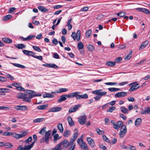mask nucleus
Masks as SVG:
<instances>
[{
  "instance_id": "nucleus-1",
  "label": "nucleus",
  "mask_w": 150,
  "mask_h": 150,
  "mask_svg": "<svg viewBox=\"0 0 150 150\" xmlns=\"http://www.w3.org/2000/svg\"><path fill=\"white\" fill-rule=\"evenodd\" d=\"M72 93V94L70 97H72V98L75 97L77 100L81 99V98L86 99L88 97V95L86 93L80 95L81 92H73Z\"/></svg>"
},
{
  "instance_id": "nucleus-2",
  "label": "nucleus",
  "mask_w": 150,
  "mask_h": 150,
  "mask_svg": "<svg viewBox=\"0 0 150 150\" xmlns=\"http://www.w3.org/2000/svg\"><path fill=\"white\" fill-rule=\"evenodd\" d=\"M51 133V130H49L48 131H45L44 137L41 139L40 143H42L45 142L46 144H48L49 141Z\"/></svg>"
},
{
  "instance_id": "nucleus-3",
  "label": "nucleus",
  "mask_w": 150,
  "mask_h": 150,
  "mask_svg": "<svg viewBox=\"0 0 150 150\" xmlns=\"http://www.w3.org/2000/svg\"><path fill=\"white\" fill-rule=\"evenodd\" d=\"M71 94H72V93L68 95H62L61 96H60V98L58 100L57 102L59 103L62 101L66 100V97L68 98H72V97H70Z\"/></svg>"
},
{
  "instance_id": "nucleus-4",
  "label": "nucleus",
  "mask_w": 150,
  "mask_h": 150,
  "mask_svg": "<svg viewBox=\"0 0 150 150\" xmlns=\"http://www.w3.org/2000/svg\"><path fill=\"white\" fill-rule=\"evenodd\" d=\"M76 139H74L71 138L70 141L69 146L70 147L69 148L68 150H74L76 146L75 144L74 143Z\"/></svg>"
},
{
  "instance_id": "nucleus-5",
  "label": "nucleus",
  "mask_w": 150,
  "mask_h": 150,
  "mask_svg": "<svg viewBox=\"0 0 150 150\" xmlns=\"http://www.w3.org/2000/svg\"><path fill=\"white\" fill-rule=\"evenodd\" d=\"M86 115L80 116L78 118V121L80 124L84 125L86 122Z\"/></svg>"
},
{
  "instance_id": "nucleus-6",
  "label": "nucleus",
  "mask_w": 150,
  "mask_h": 150,
  "mask_svg": "<svg viewBox=\"0 0 150 150\" xmlns=\"http://www.w3.org/2000/svg\"><path fill=\"white\" fill-rule=\"evenodd\" d=\"M102 90H98L93 91V93L95 94L98 96H102L106 94L107 92L104 91L103 92H101Z\"/></svg>"
},
{
  "instance_id": "nucleus-7",
  "label": "nucleus",
  "mask_w": 150,
  "mask_h": 150,
  "mask_svg": "<svg viewBox=\"0 0 150 150\" xmlns=\"http://www.w3.org/2000/svg\"><path fill=\"white\" fill-rule=\"evenodd\" d=\"M61 144V145H63L64 148H67V147H69L70 142H69L67 139H65L63 141L60 143Z\"/></svg>"
},
{
  "instance_id": "nucleus-8",
  "label": "nucleus",
  "mask_w": 150,
  "mask_h": 150,
  "mask_svg": "<svg viewBox=\"0 0 150 150\" xmlns=\"http://www.w3.org/2000/svg\"><path fill=\"white\" fill-rule=\"evenodd\" d=\"M80 105H75L73 108H71L69 111V113H72L76 111L80 107Z\"/></svg>"
},
{
  "instance_id": "nucleus-9",
  "label": "nucleus",
  "mask_w": 150,
  "mask_h": 150,
  "mask_svg": "<svg viewBox=\"0 0 150 150\" xmlns=\"http://www.w3.org/2000/svg\"><path fill=\"white\" fill-rule=\"evenodd\" d=\"M15 108L17 110H21L23 111L28 110V108L26 106H20L17 105L15 106Z\"/></svg>"
},
{
  "instance_id": "nucleus-10",
  "label": "nucleus",
  "mask_w": 150,
  "mask_h": 150,
  "mask_svg": "<svg viewBox=\"0 0 150 150\" xmlns=\"http://www.w3.org/2000/svg\"><path fill=\"white\" fill-rule=\"evenodd\" d=\"M62 109V108L59 107H54L51 108L49 110V112H57L60 111Z\"/></svg>"
},
{
  "instance_id": "nucleus-11",
  "label": "nucleus",
  "mask_w": 150,
  "mask_h": 150,
  "mask_svg": "<svg viewBox=\"0 0 150 150\" xmlns=\"http://www.w3.org/2000/svg\"><path fill=\"white\" fill-rule=\"evenodd\" d=\"M127 94L126 92H118L115 95V96L116 97L122 98L125 96Z\"/></svg>"
},
{
  "instance_id": "nucleus-12",
  "label": "nucleus",
  "mask_w": 150,
  "mask_h": 150,
  "mask_svg": "<svg viewBox=\"0 0 150 150\" xmlns=\"http://www.w3.org/2000/svg\"><path fill=\"white\" fill-rule=\"evenodd\" d=\"M87 141L89 145L91 147H94L95 145L93 139L91 137H88L87 138Z\"/></svg>"
},
{
  "instance_id": "nucleus-13",
  "label": "nucleus",
  "mask_w": 150,
  "mask_h": 150,
  "mask_svg": "<svg viewBox=\"0 0 150 150\" xmlns=\"http://www.w3.org/2000/svg\"><path fill=\"white\" fill-rule=\"evenodd\" d=\"M139 84L137 83L133 85L129 89V91H134L139 88Z\"/></svg>"
},
{
  "instance_id": "nucleus-14",
  "label": "nucleus",
  "mask_w": 150,
  "mask_h": 150,
  "mask_svg": "<svg viewBox=\"0 0 150 150\" xmlns=\"http://www.w3.org/2000/svg\"><path fill=\"white\" fill-rule=\"evenodd\" d=\"M23 52L25 54L28 56H32L33 54H35V53L31 51L24 50L23 51Z\"/></svg>"
},
{
  "instance_id": "nucleus-15",
  "label": "nucleus",
  "mask_w": 150,
  "mask_h": 150,
  "mask_svg": "<svg viewBox=\"0 0 150 150\" xmlns=\"http://www.w3.org/2000/svg\"><path fill=\"white\" fill-rule=\"evenodd\" d=\"M137 9L139 11L143 12L146 14L149 13H150V12L147 9L145 8H137Z\"/></svg>"
},
{
  "instance_id": "nucleus-16",
  "label": "nucleus",
  "mask_w": 150,
  "mask_h": 150,
  "mask_svg": "<svg viewBox=\"0 0 150 150\" xmlns=\"http://www.w3.org/2000/svg\"><path fill=\"white\" fill-rule=\"evenodd\" d=\"M81 149L84 150H88L87 145L85 142H83L81 144H79Z\"/></svg>"
},
{
  "instance_id": "nucleus-17",
  "label": "nucleus",
  "mask_w": 150,
  "mask_h": 150,
  "mask_svg": "<svg viewBox=\"0 0 150 150\" xmlns=\"http://www.w3.org/2000/svg\"><path fill=\"white\" fill-rule=\"evenodd\" d=\"M141 114H149L150 115V107H146L144 110H142L141 112Z\"/></svg>"
},
{
  "instance_id": "nucleus-18",
  "label": "nucleus",
  "mask_w": 150,
  "mask_h": 150,
  "mask_svg": "<svg viewBox=\"0 0 150 150\" xmlns=\"http://www.w3.org/2000/svg\"><path fill=\"white\" fill-rule=\"evenodd\" d=\"M67 120L70 126H72L74 125V123L71 117L70 116H69L67 117Z\"/></svg>"
},
{
  "instance_id": "nucleus-19",
  "label": "nucleus",
  "mask_w": 150,
  "mask_h": 150,
  "mask_svg": "<svg viewBox=\"0 0 150 150\" xmlns=\"http://www.w3.org/2000/svg\"><path fill=\"white\" fill-rule=\"evenodd\" d=\"M149 41L147 40H146L141 45L140 47L139 50H141L142 49L145 48L147 45Z\"/></svg>"
},
{
  "instance_id": "nucleus-20",
  "label": "nucleus",
  "mask_w": 150,
  "mask_h": 150,
  "mask_svg": "<svg viewBox=\"0 0 150 150\" xmlns=\"http://www.w3.org/2000/svg\"><path fill=\"white\" fill-rule=\"evenodd\" d=\"M63 148L60 143L56 145L52 150H62Z\"/></svg>"
},
{
  "instance_id": "nucleus-21",
  "label": "nucleus",
  "mask_w": 150,
  "mask_h": 150,
  "mask_svg": "<svg viewBox=\"0 0 150 150\" xmlns=\"http://www.w3.org/2000/svg\"><path fill=\"white\" fill-rule=\"evenodd\" d=\"M38 9L42 12H45L48 11V9L45 8L44 6H38Z\"/></svg>"
},
{
  "instance_id": "nucleus-22",
  "label": "nucleus",
  "mask_w": 150,
  "mask_h": 150,
  "mask_svg": "<svg viewBox=\"0 0 150 150\" xmlns=\"http://www.w3.org/2000/svg\"><path fill=\"white\" fill-rule=\"evenodd\" d=\"M142 122V120L141 118H137L135 121V125L137 126H138L141 124Z\"/></svg>"
},
{
  "instance_id": "nucleus-23",
  "label": "nucleus",
  "mask_w": 150,
  "mask_h": 150,
  "mask_svg": "<svg viewBox=\"0 0 150 150\" xmlns=\"http://www.w3.org/2000/svg\"><path fill=\"white\" fill-rule=\"evenodd\" d=\"M47 107L48 105L47 104L41 105L38 106L37 107V108L39 110H44L46 108H47Z\"/></svg>"
},
{
  "instance_id": "nucleus-24",
  "label": "nucleus",
  "mask_w": 150,
  "mask_h": 150,
  "mask_svg": "<svg viewBox=\"0 0 150 150\" xmlns=\"http://www.w3.org/2000/svg\"><path fill=\"white\" fill-rule=\"evenodd\" d=\"M45 120V119L44 118H38L35 119L33 120V122L34 123H39Z\"/></svg>"
},
{
  "instance_id": "nucleus-25",
  "label": "nucleus",
  "mask_w": 150,
  "mask_h": 150,
  "mask_svg": "<svg viewBox=\"0 0 150 150\" xmlns=\"http://www.w3.org/2000/svg\"><path fill=\"white\" fill-rule=\"evenodd\" d=\"M61 137H59V135L58 134H55L54 135V139L53 140L54 142L55 143H56L57 140L59 139Z\"/></svg>"
},
{
  "instance_id": "nucleus-26",
  "label": "nucleus",
  "mask_w": 150,
  "mask_h": 150,
  "mask_svg": "<svg viewBox=\"0 0 150 150\" xmlns=\"http://www.w3.org/2000/svg\"><path fill=\"white\" fill-rule=\"evenodd\" d=\"M15 46L18 49H22L24 48L25 47V46L22 44L15 45Z\"/></svg>"
},
{
  "instance_id": "nucleus-27",
  "label": "nucleus",
  "mask_w": 150,
  "mask_h": 150,
  "mask_svg": "<svg viewBox=\"0 0 150 150\" xmlns=\"http://www.w3.org/2000/svg\"><path fill=\"white\" fill-rule=\"evenodd\" d=\"M28 94H25V95L24 96V97L23 99V100L24 101L27 102L28 103H30L31 102V100L29 99L28 98Z\"/></svg>"
},
{
  "instance_id": "nucleus-28",
  "label": "nucleus",
  "mask_w": 150,
  "mask_h": 150,
  "mask_svg": "<svg viewBox=\"0 0 150 150\" xmlns=\"http://www.w3.org/2000/svg\"><path fill=\"white\" fill-rule=\"evenodd\" d=\"M77 37V41H79L80 39L81 32L79 30H78L76 34Z\"/></svg>"
},
{
  "instance_id": "nucleus-29",
  "label": "nucleus",
  "mask_w": 150,
  "mask_h": 150,
  "mask_svg": "<svg viewBox=\"0 0 150 150\" xmlns=\"http://www.w3.org/2000/svg\"><path fill=\"white\" fill-rule=\"evenodd\" d=\"M71 132L68 130H66L64 131L63 134V136L66 137H68L70 134Z\"/></svg>"
},
{
  "instance_id": "nucleus-30",
  "label": "nucleus",
  "mask_w": 150,
  "mask_h": 150,
  "mask_svg": "<svg viewBox=\"0 0 150 150\" xmlns=\"http://www.w3.org/2000/svg\"><path fill=\"white\" fill-rule=\"evenodd\" d=\"M44 98H53L54 97V95L53 94L50 93H47L45 94H44L42 96Z\"/></svg>"
},
{
  "instance_id": "nucleus-31",
  "label": "nucleus",
  "mask_w": 150,
  "mask_h": 150,
  "mask_svg": "<svg viewBox=\"0 0 150 150\" xmlns=\"http://www.w3.org/2000/svg\"><path fill=\"white\" fill-rule=\"evenodd\" d=\"M57 127L61 133H63L64 131V129L62 125V123L59 124L57 125Z\"/></svg>"
},
{
  "instance_id": "nucleus-32",
  "label": "nucleus",
  "mask_w": 150,
  "mask_h": 150,
  "mask_svg": "<svg viewBox=\"0 0 150 150\" xmlns=\"http://www.w3.org/2000/svg\"><path fill=\"white\" fill-rule=\"evenodd\" d=\"M106 64L109 66L112 67L115 66V62L108 61L106 63Z\"/></svg>"
},
{
  "instance_id": "nucleus-33",
  "label": "nucleus",
  "mask_w": 150,
  "mask_h": 150,
  "mask_svg": "<svg viewBox=\"0 0 150 150\" xmlns=\"http://www.w3.org/2000/svg\"><path fill=\"white\" fill-rule=\"evenodd\" d=\"M12 17L11 15H8L3 17V19L4 21H6L11 19Z\"/></svg>"
},
{
  "instance_id": "nucleus-34",
  "label": "nucleus",
  "mask_w": 150,
  "mask_h": 150,
  "mask_svg": "<svg viewBox=\"0 0 150 150\" xmlns=\"http://www.w3.org/2000/svg\"><path fill=\"white\" fill-rule=\"evenodd\" d=\"M25 94L19 93L17 94V98L18 99H23Z\"/></svg>"
},
{
  "instance_id": "nucleus-35",
  "label": "nucleus",
  "mask_w": 150,
  "mask_h": 150,
  "mask_svg": "<svg viewBox=\"0 0 150 150\" xmlns=\"http://www.w3.org/2000/svg\"><path fill=\"white\" fill-rule=\"evenodd\" d=\"M71 18L68 21L67 23V26L68 27V28L69 30H70L72 28V25L70 24V23L71 22Z\"/></svg>"
},
{
  "instance_id": "nucleus-36",
  "label": "nucleus",
  "mask_w": 150,
  "mask_h": 150,
  "mask_svg": "<svg viewBox=\"0 0 150 150\" xmlns=\"http://www.w3.org/2000/svg\"><path fill=\"white\" fill-rule=\"evenodd\" d=\"M74 132H75L73 135L72 137L73 138H71L74 139H76L77 137H78V130L77 129H74Z\"/></svg>"
},
{
  "instance_id": "nucleus-37",
  "label": "nucleus",
  "mask_w": 150,
  "mask_h": 150,
  "mask_svg": "<svg viewBox=\"0 0 150 150\" xmlns=\"http://www.w3.org/2000/svg\"><path fill=\"white\" fill-rule=\"evenodd\" d=\"M2 40L4 42L7 43H10L12 42V41L11 39H8V38H3Z\"/></svg>"
},
{
  "instance_id": "nucleus-38",
  "label": "nucleus",
  "mask_w": 150,
  "mask_h": 150,
  "mask_svg": "<svg viewBox=\"0 0 150 150\" xmlns=\"http://www.w3.org/2000/svg\"><path fill=\"white\" fill-rule=\"evenodd\" d=\"M12 64L13 66L19 68H20L23 69L25 68V66H24L23 65L17 63H12Z\"/></svg>"
},
{
  "instance_id": "nucleus-39",
  "label": "nucleus",
  "mask_w": 150,
  "mask_h": 150,
  "mask_svg": "<svg viewBox=\"0 0 150 150\" xmlns=\"http://www.w3.org/2000/svg\"><path fill=\"white\" fill-rule=\"evenodd\" d=\"M108 90L110 92H115L119 91L120 89L115 88H108Z\"/></svg>"
},
{
  "instance_id": "nucleus-40",
  "label": "nucleus",
  "mask_w": 150,
  "mask_h": 150,
  "mask_svg": "<svg viewBox=\"0 0 150 150\" xmlns=\"http://www.w3.org/2000/svg\"><path fill=\"white\" fill-rule=\"evenodd\" d=\"M87 48L90 51H92L94 50V48L93 46L91 44H89L87 46Z\"/></svg>"
},
{
  "instance_id": "nucleus-41",
  "label": "nucleus",
  "mask_w": 150,
  "mask_h": 150,
  "mask_svg": "<svg viewBox=\"0 0 150 150\" xmlns=\"http://www.w3.org/2000/svg\"><path fill=\"white\" fill-rule=\"evenodd\" d=\"M120 109L123 113L127 114L128 113L127 109L125 107L122 106L121 107Z\"/></svg>"
},
{
  "instance_id": "nucleus-42",
  "label": "nucleus",
  "mask_w": 150,
  "mask_h": 150,
  "mask_svg": "<svg viewBox=\"0 0 150 150\" xmlns=\"http://www.w3.org/2000/svg\"><path fill=\"white\" fill-rule=\"evenodd\" d=\"M126 14V12L121 11L118 13L117 15L119 17H122L124 16Z\"/></svg>"
},
{
  "instance_id": "nucleus-43",
  "label": "nucleus",
  "mask_w": 150,
  "mask_h": 150,
  "mask_svg": "<svg viewBox=\"0 0 150 150\" xmlns=\"http://www.w3.org/2000/svg\"><path fill=\"white\" fill-rule=\"evenodd\" d=\"M92 32V30H88L86 33V36L87 38H89Z\"/></svg>"
},
{
  "instance_id": "nucleus-44",
  "label": "nucleus",
  "mask_w": 150,
  "mask_h": 150,
  "mask_svg": "<svg viewBox=\"0 0 150 150\" xmlns=\"http://www.w3.org/2000/svg\"><path fill=\"white\" fill-rule=\"evenodd\" d=\"M32 47L34 50L35 51L40 52H42L41 50L38 47L35 46H33Z\"/></svg>"
},
{
  "instance_id": "nucleus-45",
  "label": "nucleus",
  "mask_w": 150,
  "mask_h": 150,
  "mask_svg": "<svg viewBox=\"0 0 150 150\" xmlns=\"http://www.w3.org/2000/svg\"><path fill=\"white\" fill-rule=\"evenodd\" d=\"M77 47L79 49H81L83 47V45L82 42H79L78 44Z\"/></svg>"
},
{
  "instance_id": "nucleus-46",
  "label": "nucleus",
  "mask_w": 150,
  "mask_h": 150,
  "mask_svg": "<svg viewBox=\"0 0 150 150\" xmlns=\"http://www.w3.org/2000/svg\"><path fill=\"white\" fill-rule=\"evenodd\" d=\"M127 128L126 126L125 125H123L121 126V128L120 131H122L123 132H127Z\"/></svg>"
},
{
  "instance_id": "nucleus-47",
  "label": "nucleus",
  "mask_w": 150,
  "mask_h": 150,
  "mask_svg": "<svg viewBox=\"0 0 150 150\" xmlns=\"http://www.w3.org/2000/svg\"><path fill=\"white\" fill-rule=\"evenodd\" d=\"M4 146L6 148H10L13 146V145L10 143H5Z\"/></svg>"
},
{
  "instance_id": "nucleus-48",
  "label": "nucleus",
  "mask_w": 150,
  "mask_h": 150,
  "mask_svg": "<svg viewBox=\"0 0 150 150\" xmlns=\"http://www.w3.org/2000/svg\"><path fill=\"white\" fill-rule=\"evenodd\" d=\"M96 130L97 133L99 135L103 134L105 132L104 131L101 130L98 128L96 129Z\"/></svg>"
},
{
  "instance_id": "nucleus-49",
  "label": "nucleus",
  "mask_w": 150,
  "mask_h": 150,
  "mask_svg": "<svg viewBox=\"0 0 150 150\" xmlns=\"http://www.w3.org/2000/svg\"><path fill=\"white\" fill-rule=\"evenodd\" d=\"M116 108L114 106H111L107 110V112H112V111L115 110Z\"/></svg>"
},
{
  "instance_id": "nucleus-50",
  "label": "nucleus",
  "mask_w": 150,
  "mask_h": 150,
  "mask_svg": "<svg viewBox=\"0 0 150 150\" xmlns=\"http://www.w3.org/2000/svg\"><path fill=\"white\" fill-rule=\"evenodd\" d=\"M126 132H123L122 131H120L119 135L120 138H123L124 136L125 135V134H126Z\"/></svg>"
},
{
  "instance_id": "nucleus-51",
  "label": "nucleus",
  "mask_w": 150,
  "mask_h": 150,
  "mask_svg": "<svg viewBox=\"0 0 150 150\" xmlns=\"http://www.w3.org/2000/svg\"><path fill=\"white\" fill-rule=\"evenodd\" d=\"M32 138L31 136L29 137L28 139L25 140V143L26 144H29V142H31Z\"/></svg>"
},
{
  "instance_id": "nucleus-52",
  "label": "nucleus",
  "mask_w": 150,
  "mask_h": 150,
  "mask_svg": "<svg viewBox=\"0 0 150 150\" xmlns=\"http://www.w3.org/2000/svg\"><path fill=\"white\" fill-rule=\"evenodd\" d=\"M68 91V89L66 88H60L59 90L58 93H60L67 92Z\"/></svg>"
},
{
  "instance_id": "nucleus-53",
  "label": "nucleus",
  "mask_w": 150,
  "mask_h": 150,
  "mask_svg": "<svg viewBox=\"0 0 150 150\" xmlns=\"http://www.w3.org/2000/svg\"><path fill=\"white\" fill-rule=\"evenodd\" d=\"M32 57H33L35 58L38 59L40 60H42V56H36V55H35L34 54H33Z\"/></svg>"
},
{
  "instance_id": "nucleus-54",
  "label": "nucleus",
  "mask_w": 150,
  "mask_h": 150,
  "mask_svg": "<svg viewBox=\"0 0 150 150\" xmlns=\"http://www.w3.org/2000/svg\"><path fill=\"white\" fill-rule=\"evenodd\" d=\"M13 133L11 132H8L7 131H6L5 132H4L3 133V135L4 136H11L12 135Z\"/></svg>"
},
{
  "instance_id": "nucleus-55",
  "label": "nucleus",
  "mask_w": 150,
  "mask_h": 150,
  "mask_svg": "<svg viewBox=\"0 0 150 150\" xmlns=\"http://www.w3.org/2000/svg\"><path fill=\"white\" fill-rule=\"evenodd\" d=\"M31 148L29 145H26L23 147L24 150H30Z\"/></svg>"
},
{
  "instance_id": "nucleus-56",
  "label": "nucleus",
  "mask_w": 150,
  "mask_h": 150,
  "mask_svg": "<svg viewBox=\"0 0 150 150\" xmlns=\"http://www.w3.org/2000/svg\"><path fill=\"white\" fill-rule=\"evenodd\" d=\"M50 68H52L55 69H58L59 67L54 64H50Z\"/></svg>"
},
{
  "instance_id": "nucleus-57",
  "label": "nucleus",
  "mask_w": 150,
  "mask_h": 150,
  "mask_svg": "<svg viewBox=\"0 0 150 150\" xmlns=\"http://www.w3.org/2000/svg\"><path fill=\"white\" fill-rule=\"evenodd\" d=\"M71 37L73 38L74 40H76V38H77V37L76 36V33L75 32H73L72 33L71 35Z\"/></svg>"
},
{
  "instance_id": "nucleus-58",
  "label": "nucleus",
  "mask_w": 150,
  "mask_h": 150,
  "mask_svg": "<svg viewBox=\"0 0 150 150\" xmlns=\"http://www.w3.org/2000/svg\"><path fill=\"white\" fill-rule=\"evenodd\" d=\"M82 136L81 137L78 138L77 140V143L78 144H81V142H82V143L83 142V140L82 138Z\"/></svg>"
},
{
  "instance_id": "nucleus-59",
  "label": "nucleus",
  "mask_w": 150,
  "mask_h": 150,
  "mask_svg": "<svg viewBox=\"0 0 150 150\" xmlns=\"http://www.w3.org/2000/svg\"><path fill=\"white\" fill-rule=\"evenodd\" d=\"M10 109V108L8 107L0 106V109L2 110H8Z\"/></svg>"
},
{
  "instance_id": "nucleus-60",
  "label": "nucleus",
  "mask_w": 150,
  "mask_h": 150,
  "mask_svg": "<svg viewBox=\"0 0 150 150\" xmlns=\"http://www.w3.org/2000/svg\"><path fill=\"white\" fill-rule=\"evenodd\" d=\"M53 57L56 59H59V56L58 54L56 53H53Z\"/></svg>"
},
{
  "instance_id": "nucleus-61",
  "label": "nucleus",
  "mask_w": 150,
  "mask_h": 150,
  "mask_svg": "<svg viewBox=\"0 0 150 150\" xmlns=\"http://www.w3.org/2000/svg\"><path fill=\"white\" fill-rule=\"evenodd\" d=\"M17 89L21 91H24L25 90L21 86H18V87H17Z\"/></svg>"
},
{
  "instance_id": "nucleus-62",
  "label": "nucleus",
  "mask_w": 150,
  "mask_h": 150,
  "mask_svg": "<svg viewBox=\"0 0 150 150\" xmlns=\"http://www.w3.org/2000/svg\"><path fill=\"white\" fill-rule=\"evenodd\" d=\"M46 128V127H45L43 128L39 132V133L41 134H44L45 131V129Z\"/></svg>"
},
{
  "instance_id": "nucleus-63",
  "label": "nucleus",
  "mask_w": 150,
  "mask_h": 150,
  "mask_svg": "<svg viewBox=\"0 0 150 150\" xmlns=\"http://www.w3.org/2000/svg\"><path fill=\"white\" fill-rule=\"evenodd\" d=\"M105 124L106 125H108L110 123V120L108 118H106L105 119Z\"/></svg>"
},
{
  "instance_id": "nucleus-64",
  "label": "nucleus",
  "mask_w": 150,
  "mask_h": 150,
  "mask_svg": "<svg viewBox=\"0 0 150 150\" xmlns=\"http://www.w3.org/2000/svg\"><path fill=\"white\" fill-rule=\"evenodd\" d=\"M131 57V54L130 53L127 55L125 57V60L128 59L130 58Z\"/></svg>"
}]
</instances>
